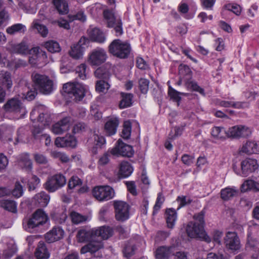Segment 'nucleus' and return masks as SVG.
<instances>
[{
    "mask_svg": "<svg viewBox=\"0 0 259 259\" xmlns=\"http://www.w3.org/2000/svg\"><path fill=\"white\" fill-rule=\"evenodd\" d=\"M63 89L69 97L75 101L81 100L85 96L84 87L78 83L67 82L63 85Z\"/></svg>",
    "mask_w": 259,
    "mask_h": 259,
    "instance_id": "5",
    "label": "nucleus"
},
{
    "mask_svg": "<svg viewBox=\"0 0 259 259\" xmlns=\"http://www.w3.org/2000/svg\"><path fill=\"white\" fill-rule=\"evenodd\" d=\"M131 51L130 45L119 39L113 40L108 47L109 53L120 59L127 58Z\"/></svg>",
    "mask_w": 259,
    "mask_h": 259,
    "instance_id": "3",
    "label": "nucleus"
},
{
    "mask_svg": "<svg viewBox=\"0 0 259 259\" xmlns=\"http://www.w3.org/2000/svg\"><path fill=\"white\" fill-rule=\"evenodd\" d=\"M88 33L89 37L93 41L102 44L106 40L104 33L98 28L89 29Z\"/></svg>",
    "mask_w": 259,
    "mask_h": 259,
    "instance_id": "22",
    "label": "nucleus"
},
{
    "mask_svg": "<svg viewBox=\"0 0 259 259\" xmlns=\"http://www.w3.org/2000/svg\"><path fill=\"white\" fill-rule=\"evenodd\" d=\"M110 153L113 155L131 157L134 154V150L132 146L124 144L120 139H119L117 145L111 149Z\"/></svg>",
    "mask_w": 259,
    "mask_h": 259,
    "instance_id": "12",
    "label": "nucleus"
},
{
    "mask_svg": "<svg viewBox=\"0 0 259 259\" xmlns=\"http://www.w3.org/2000/svg\"><path fill=\"white\" fill-rule=\"evenodd\" d=\"M120 95L121 97V100L119 103L120 109L128 108L133 105L134 98L133 94L121 92Z\"/></svg>",
    "mask_w": 259,
    "mask_h": 259,
    "instance_id": "27",
    "label": "nucleus"
},
{
    "mask_svg": "<svg viewBox=\"0 0 259 259\" xmlns=\"http://www.w3.org/2000/svg\"><path fill=\"white\" fill-rule=\"evenodd\" d=\"M204 213L205 212L202 210L195 214L193 217L195 222H190L188 224L186 232L188 236L191 238H198L207 243H209L211 241V238L204 230Z\"/></svg>",
    "mask_w": 259,
    "mask_h": 259,
    "instance_id": "1",
    "label": "nucleus"
},
{
    "mask_svg": "<svg viewBox=\"0 0 259 259\" xmlns=\"http://www.w3.org/2000/svg\"><path fill=\"white\" fill-rule=\"evenodd\" d=\"M247 247L254 249L255 253L252 254V256L254 259L257 258L259 255V242L251 233L248 235Z\"/></svg>",
    "mask_w": 259,
    "mask_h": 259,
    "instance_id": "26",
    "label": "nucleus"
},
{
    "mask_svg": "<svg viewBox=\"0 0 259 259\" xmlns=\"http://www.w3.org/2000/svg\"><path fill=\"white\" fill-rule=\"evenodd\" d=\"M86 69L87 65L85 64H81L76 68V73L78 74V76L82 79L86 78Z\"/></svg>",
    "mask_w": 259,
    "mask_h": 259,
    "instance_id": "63",
    "label": "nucleus"
},
{
    "mask_svg": "<svg viewBox=\"0 0 259 259\" xmlns=\"http://www.w3.org/2000/svg\"><path fill=\"white\" fill-rule=\"evenodd\" d=\"M118 124L119 120L117 118H111L107 121L105 125V129L109 136L115 134Z\"/></svg>",
    "mask_w": 259,
    "mask_h": 259,
    "instance_id": "32",
    "label": "nucleus"
},
{
    "mask_svg": "<svg viewBox=\"0 0 259 259\" xmlns=\"http://www.w3.org/2000/svg\"><path fill=\"white\" fill-rule=\"evenodd\" d=\"M31 27L33 29H36L38 33L44 37H46L48 34L49 31L47 27L44 25L40 24L38 20H34L33 21Z\"/></svg>",
    "mask_w": 259,
    "mask_h": 259,
    "instance_id": "38",
    "label": "nucleus"
},
{
    "mask_svg": "<svg viewBox=\"0 0 259 259\" xmlns=\"http://www.w3.org/2000/svg\"><path fill=\"white\" fill-rule=\"evenodd\" d=\"M251 134L250 130L244 125L233 126L227 130V137L239 138L247 137Z\"/></svg>",
    "mask_w": 259,
    "mask_h": 259,
    "instance_id": "14",
    "label": "nucleus"
},
{
    "mask_svg": "<svg viewBox=\"0 0 259 259\" xmlns=\"http://www.w3.org/2000/svg\"><path fill=\"white\" fill-rule=\"evenodd\" d=\"M115 219L118 221L124 222L129 218V205L122 201H115L113 203Z\"/></svg>",
    "mask_w": 259,
    "mask_h": 259,
    "instance_id": "9",
    "label": "nucleus"
},
{
    "mask_svg": "<svg viewBox=\"0 0 259 259\" xmlns=\"http://www.w3.org/2000/svg\"><path fill=\"white\" fill-rule=\"evenodd\" d=\"M227 130L223 127L221 126H214L213 127L211 132L212 136L214 138L224 139L226 137H227Z\"/></svg>",
    "mask_w": 259,
    "mask_h": 259,
    "instance_id": "37",
    "label": "nucleus"
},
{
    "mask_svg": "<svg viewBox=\"0 0 259 259\" xmlns=\"http://www.w3.org/2000/svg\"><path fill=\"white\" fill-rule=\"evenodd\" d=\"M92 138L94 140V144L97 148H101L105 143L104 137L97 134L94 133Z\"/></svg>",
    "mask_w": 259,
    "mask_h": 259,
    "instance_id": "53",
    "label": "nucleus"
},
{
    "mask_svg": "<svg viewBox=\"0 0 259 259\" xmlns=\"http://www.w3.org/2000/svg\"><path fill=\"white\" fill-rule=\"evenodd\" d=\"M34 158L35 161L39 164H46L47 163L48 160L45 156L42 154L35 153L34 154Z\"/></svg>",
    "mask_w": 259,
    "mask_h": 259,
    "instance_id": "64",
    "label": "nucleus"
},
{
    "mask_svg": "<svg viewBox=\"0 0 259 259\" xmlns=\"http://www.w3.org/2000/svg\"><path fill=\"white\" fill-rule=\"evenodd\" d=\"M133 169L130 163L127 161H123L120 164L118 175L119 178H125L130 176Z\"/></svg>",
    "mask_w": 259,
    "mask_h": 259,
    "instance_id": "29",
    "label": "nucleus"
},
{
    "mask_svg": "<svg viewBox=\"0 0 259 259\" xmlns=\"http://www.w3.org/2000/svg\"><path fill=\"white\" fill-rule=\"evenodd\" d=\"M25 31V26L20 23L13 25L7 28L6 30L7 32L11 35L14 34L18 32L24 33Z\"/></svg>",
    "mask_w": 259,
    "mask_h": 259,
    "instance_id": "42",
    "label": "nucleus"
},
{
    "mask_svg": "<svg viewBox=\"0 0 259 259\" xmlns=\"http://www.w3.org/2000/svg\"><path fill=\"white\" fill-rule=\"evenodd\" d=\"M164 201V197L162 196L161 193H159L156 199L155 204L153 207V214L157 213V211L160 209Z\"/></svg>",
    "mask_w": 259,
    "mask_h": 259,
    "instance_id": "56",
    "label": "nucleus"
},
{
    "mask_svg": "<svg viewBox=\"0 0 259 259\" xmlns=\"http://www.w3.org/2000/svg\"><path fill=\"white\" fill-rule=\"evenodd\" d=\"M64 235L63 229L59 226H55L46 234L45 239L48 243H51L61 239Z\"/></svg>",
    "mask_w": 259,
    "mask_h": 259,
    "instance_id": "17",
    "label": "nucleus"
},
{
    "mask_svg": "<svg viewBox=\"0 0 259 259\" xmlns=\"http://www.w3.org/2000/svg\"><path fill=\"white\" fill-rule=\"evenodd\" d=\"M23 193L22 186L21 185L19 182H16L15 184V188L11 191V194L16 197L19 198L21 197Z\"/></svg>",
    "mask_w": 259,
    "mask_h": 259,
    "instance_id": "57",
    "label": "nucleus"
},
{
    "mask_svg": "<svg viewBox=\"0 0 259 259\" xmlns=\"http://www.w3.org/2000/svg\"><path fill=\"white\" fill-rule=\"evenodd\" d=\"M33 199L35 203L38 204L40 207H45L49 202L50 197L45 192H41L36 194Z\"/></svg>",
    "mask_w": 259,
    "mask_h": 259,
    "instance_id": "33",
    "label": "nucleus"
},
{
    "mask_svg": "<svg viewBox=\"0 0 259 259\" xmlns=\"http://www.w3.org/2000/svg\"><path fill=\"white\" fill-rule=\"evenodd\" d=\"M241 152L247 154L259 153V142L248 141L242 145Z\"/></svg>",
    "mask_w": 259,
    "mask_h": 259,
    "instance_id": "24",
    "label": "nucleus"
},
{
    "mask_svg": "<svg viewBox=\"0 0 259 259\" xmlns=\"http://www.w3.org/2000/svg\"><path fill=\"white\" fill-rule=\"evenodd\" d=\"M17 249L14 245L9 246L3 252V256L5 258H10L16 252Z\"/></svg>",
    "mask_w": 259,
    "mask_h": 259,
    "instance_id": "59",
    "label": "nucleus"
},
{
    "mask_svg": "<svg viewBox=\"0 0 259 259\" xmlns=\"http://www.w3.org/2000/svg\"><path fill=\"white\" fill-rule=\"evenodd\" d=\"M221 197L224 201H228L238 194V190L235 187H226L221 191Z\"/></svg>",
    "mask_w": 259,
    "mask_h": 259,
    "instance_id": "30",
    "label": "nucleus"
},
{
    "mask_svg": "<svg viewBox=\"0 0 259 259\" xmlns=\"http://www.w3.org/2000/svg\"><path fill=\"white\" fill-rule=\"evenodd\" d=\"M225 243L229 249L237 250L240 248V241L235 232H229L225 238Z\"/></svg>",
    "mask_w": 259,
    "mask_h": 259,
    "instance_id": "18",
    "label": "nucleus"
},
{
    "mask_svg": "<svg viewBox=\"0 0 259 259\" xmlns=\"http://www.w3.org/2000/svg\"><path fill=\"white\" fill-rule=\"evenodd\" d=\"M19 166L27 172H31L32 169V162L27 153L19 155L18 159Z\"/></svg>",
    "mask_w": 259,
    "mask_h": 259,
    "instance_id": "25",
    "label": "nucleus"
},
{
    "mask_svg": "<svg viewBox=\"0 0 259 259\" xmlns=\"http://www.w3.org/2000/svg\"><path fill=\"white\" fill-rule=\"evenodd\" d=\"M49 220L47 213L41 209H37L27 220L25 229L28 232H33L39 226L46 224Z\"/></svg>",
    "mask_w": 259,
    "mask_h": 259,
    "instance_id": "4",
    "label": "nucleus"
},
{
    "mask_svg": "<svg viewBox=\"0 0 259 259\" xmlns=\"http://www.w3.org/2000/svg\"><path fill=\"white\" fill-rule=\"evenodd\" d=\"M175 249L173 245L160 246L156 249L155 256L156 259H169L175 255Z\"/></svg>",
    "mask_w": 259,
    "mask_h": 259,
    "instance_id": "16",
    "label": "nucleus"
},
{
    "mask_svg": "<svg viewBox=\"0 0 259 259\" xmlns=\"http://www.w3.org/2000/svg\"><path fill=\"white\" fill-rule=\"evenodd\" d=\"M149 80L147 79L141 78L139 80V88L142 94H147L149 85Z\"/></svg>",
    "mask_w": 259,
    "mask_h": 259,
    "instance_id": "51",
    "label": "nucleus"
},
{
    "mask_svg": "<svg viewBox=\"0 0 259 259\" xmlns=\"http://www.w3.org/2000/svg\"><path fill=\"white\" fill-rule=\"evenodd\" d=\"M165 217L167 226L169 228H174L177 219V213L174 208H168L166 210Z\"/></svg>",
    "mask_w": 259,
    "mask_h": 259,
    "instance_id": "31",
    "label": "nucleus"
},
{
    "mask_svg": "<svg viewBox=\"0 0 259 259\" xmlns=\"http://www.w3.org/2000/svg\"><path fill=\"white\" fill-rule=\"evenodd\" d=\"M84 50L80 47L74 45L71 47L69 54L74 59H79L82 57Z\"/></svg>",
    "mask_w": 259,
    "mask_h": 259,
    "instance_id": "44",
    "label": "nucleus"
},
{
    "mask_svg": "<svg viewBox=\"0 0 259 259\" xmlns=\"http://www.w3.org/2000/svg\"><path fill=\"white\" fill-rule=\"evenodd\" d=\"M53 4L60 14L65 15L68 13V5L65 0H53Z\"/></svg>",
    "mask_w": 259,
    "mask_h": 259,
    "instance_id": "34",
    "label": "nucleus"
},
{
    "mask_svg": "<svg viewBox=\"0 0 259 259\" xmlns=\"http://www.w3.org/2000/svg\"><path fill=\"white\" fill-rule=\"evenodd\" d=\"M70 117H65L56 123L52 126V132L57 135L62 134L67 131L69 127Z\"/></svg>",
    "mask_w": 259,
    "mask_h": 259,
    "instance_id": "20",
    "label": "nucleus"
},
{
    "mask_svg": "<svg viewBox=\"0 0 259 259\" xmlns=\"http://www.w3.org/2000/svg\"><path fill=\"white\" fill-rule=\"evenodd\" d=\"M40 182L39 179L35 175H33L28 182V188L29 190H34Z\"/></svg>",
    "mask_w": 259,
    "mask_h": 259,
    "instance_id": "61",
    "label": "nucleus"
},
{
    "mask_svg": "<svg viewBox=\"0 0 259 259\" xmlns=\"http://www.w3.org/2000/svg\"><path fill=\"white\" fill-rule=\"evenodd\" d=\"M38 120L41 123V126H45L50 124L52 119L49 114L42 113L39 114Z\"/></svg>",
    "mask_w": 259,
    "mask_h": 259,
    "instance_id": "52",
    "label": "nucleus"
},
{
    "mask_svg": "<svg viewBox=\"0 0 259 259\" xmlns=\"http://www.w3.org/2000/svg\"><path fill=\"white\" fill-rule=\"evenodd\" d=\"M249 190L259 192V183L251 180L245 181L241 185V191L245 192Z\"/></svg>",
    "mask_w": 259,
    "mask_h": 259,
    "instance_id": "36",
    "label": "nucleus"
},
{
    "mask_svg": "<svg viewBox=\"0 0 259 259\" xmlns=\"http://www.w3.org/2000/svg\"><path fill=\"white\" fill-rule=\"evenodd\" d=\"M241 175L243 177H247L258 168V164L256 159L246 158L241 162Z\"/></svg>",
    "mask_w": 259,
    "mask_h": 259,
    "instance_id": "15",
    "label": "nucleus"
},
{
    "mask_svg": "<svg viewBox=\"0 0 259 259\" xmlns=\"http://www.w3.org/2000/svg\"><path fill=\"white\" fill-rule=\"evenodd\" d=\"M107 58V54L104 49L97 48L89 53L88 61L91 66H98L104 63Z\"/></svg>",
    "mask_w": 259,
    "mask_h": 259,
    "instance_id": "10",
    "label": "nucleus"
},
{
    "mask_svg": "<svg viewBox=\"0 0 259 259\" xmlns=\"http://www.w3.org/2000/svg\"><path fill=\"white\" fill-rule=\"evenodd\" d=\"M110 88L109 83L104 80H98L96 82V90L99 92H105Z\"/></svg>",
    "mask_w": 259,
    "mask_h": 259,
    "instance_id": "49",
    "label": "nucleus"
},
{
    "mask_svg": "<svg viewBox=\"0 0 259 259\" xmlns=\"http://www.w3.org/2000/svg\"><path fill=\"white\" fill-rule=\"evenodd\" d=\"M55 144L58 147L74 148L77 141L75 137L72 136L58 137L55 140Z\"/></svg>",
    "mask_w": 259,
    "mask_h": 259,
    "instance_id": "19",
    "label": "nucleus"
},
{
    "mask_svg": "<svg viewBox=\"0 0 259 259\" xmlns=\"http://www.w3.org/2000/svg\"><path fill=\"white\" fill-rule=\"evenodd\" d=\"M94 229L95 239L100 237L102 239L106 240L111 237L113 234V229L109 226H103Z\"/></svg>",
    "mask_w": 259,
    "mask_h": 259,
    "instance_id": "21",
    "label": "nucleus"
},
{
    "mask_svg": "<svg viewBox=\"0 0 259 259\" xmlns=\"http://www.w3.org/2000/svg\"><path fill=\"white\" fill-rule=\"evenodd\" d=\"M131 134V125L129 121H125L124 123L122 131V137L125 139H128Z\"/></svg>",
    "mask_w": 259,
    "mask_h": 259,
    "instance_id": "55",
    "label": "nucleus"
},
{
    "mask_svg": "<svg viewBox=\"0 0 259 259\" xmlns=\"http://www.w3.org/2000/svg\"><path fill=\"white\" fill-rule=\"evenodd\" d=\"M4 110L10 113H21L22 115L26 113L25 108L21 100L17 98H12L8 100L3 106Z\"/></svg>",
    "mask_w": 259,
    "mask_h": 259,
    "instance_id": "11",
    "label": "nucleus"
},
{
    "mask_svg": "<svg viewBox=\"0 0 259 259\" xmlns=\"http://www.w3.org/2000/svg\"><path fill=\"white\" fill-rule=\"evenodd\" d=\"M103 243L101 240H92L90 243L81 248L80 253L84 254L87 252H90L92 256L95 257H100L102 254L99 250L103 247Z\"/></svg>",
    "mask_w": 259,
    "mask_h": 259,
    "instance_id": "13",
    "label": "nucleus"
},
{
    "mask_svg": "<svg viewBox=\"0 0 259 259\" xmlns=\"http://www.w3.org/2000/svg\"><path fill=\"white\" fill-rule=\"evenodd\" d=\"M94 74L96 77L105 80L108 79L110 76L109 72L103 67L97 68L95 71Z\"/></svg>",
    "mask_w": 259,
    "mask_h": 259,
    "instance_id": "48",
    "label": "nucleus"
},
{
    "mask_svg": "<svg viewBox=\"0 0 259 259\" xmlns=\"http://www.w3.org/2000/svg\"><path fill=\"white\" fill-rule=\"evenodd\" d=\"M82 184V181L77 176H73L70 179L68 182V187L69 189H73L75 187L80 186Z\"/></svg>",
    "mask_w": 259,
    "mask_h": 259,
    "instance_id": "58",
    "label": "nucleus"
},
{
    "mask_svg": "<svg viewBox=\"0 0 259 259\" xmlns=\"http://www.w3.org/2000/svg\"><path fill=\"white\" fill-rule=\"evenodd\" d=\"M10 89L12 86V81L10 73L8 72H5L0 75V85Z\"/></svg>",
    "mask_w": 259,
    "mask_h": 259,
    "instance_id": "39",
    "label": "nucleus"
},
{
    "mask_svg": "<svg viewBox=\"0 0 259 259\" xmlns=\"http://www.w3.org/2000/svg\"><path fill=\"white\" fill-rule=\"evenodd\" d=\"M0 206L4 209L15 213L17 212V204L14 200L3 199L0 201Z\"/></svg>",
    "mask_w": 259,
    "mask_h": 259,
    "instance_id": "35",
    "label": "nucleus"
},
{
    "mask_svg": "<svg viewBox=\"0 0 259 259\" xmlns=\"http://www.w3.org/2000/svg\"><path fill=\"white\" fill-rule=\"evenodd\" d=\"M185 85L188 90L197 92L203 96L205 95L204 90L195 81L188 80L185 82Z\"/></svg>",
    "mask_w": 259,
    "mask_h": 259,
    "instance_id": "41",
    "label": "nucleus"
},
{
    "mask_svg": "<svg viewBox=\"0 0 259 259\" xmlns=\"http://www.w3.org/2000/svg\"><path fill=\"white\" fill-rule=\"evenodd\" d=\"M45 47L52 53H58L61 49L59 43L54 40H50L45 43Z\"/></svg>",
    "mask_w": 259,
    "mask_h": 259,
    "instance_id": "40",
    "label": "nucleus"
},
{
    "mask_svg": "<svg viewBox=\"0 0 259 259\" xmlns=\"http://www.w3.org/2000/svg\"><path fill=\"white\" fill-rule=\"evenodd\" d=\"M14 51L18 54L26 55L28 54L29 49L25 42H22L13 47Z\"/></svg>",
    "mask_w": 259,
    "mask_h": 259,
    "instance_id": "47",
    "label": "nucleus"
},
{
    "mask_svg": "<svg viewBox=\"0 0 259 259\" xmlns=\"http://www.w3.org/2000/svg\"><path fill=\"white\" fill-rule=\"evenodd\" d=\"M226 10L232 12L238 16L241 14V8L239 5L236 4H228L224 6L222 12V15L225 13Z\"/></svg>",
    "mask_w": 259,
    "mask_h": 259,
    "instance_id": "43",
    "label": "nucleus"
},
{
    "mask_svg": "<svg viewBox=\"0 0 259 259\" xmlns=\"http://www.w3.org/2000/svg\"><path fill=\"white\" fill-rule=\"evenodd\" d=\"M103 16L106 20L107 26L114 28L116 35L119 36L123 33L122 23L120 17L115 15L113 10H105Z\"/></svg>",
    "mask_w": 259,
    "mask_h": 259,
    "instance_id": "6",
    "label": "nucleus"
},
{
    "mask_svg": "<svg viewBox=\"0 0 259 259\" xmlns=\"http://www.w3.org/2000/svg\"><path fill=\"white\" fill-rule=\"evenodd\" d=\"M31 78L35 87L41 93L49 95L53 92V82L47 76L34 72L31 74Z\"/></svg>",
    "mask_w": 259,
    "mask_h": 259,
    "instance_id": "2",
    "label": "nucleus"
},
{
    "mask_svg": "<svg viewBox=\"0 0 259 259\" xmlns=\"http://www.w3.org/2000/svg\"><path fill=\"white\" fill-rule=\"evenodd\" d=\"M94 197L99 202L108 201L115 195L114 190L108 185L98 186L92 190Z\"/></svg>",
    "mask_w": 259,
    "mask_h": 259,
    "instance_id": "7",
    "label": "nucleus"
},
{
    "mask_svg": "<svg viewBox=\"0 0 259 259\" xmlns=\"http://www.w3.org/2000/svg\"><path fill=\"white\" fill-rule=\"evenodd\" d=\"M177 200L179 203V206L178 209L190 204L192 201V200L191 198L184 196H179L177 198Z\"/></svg>",
    "mask_w": 259,
    "mask_h": 259,
    "instance_id": "60",
    "label": "nucleus"
},
{
    "mask_svg": "<svg viewBox=\"0 0 259 259\" xmlns=\"http://www.w3.org/2000/svg\"><path fill=\"white\" fill-rule=\"evenodd\" d=\"M35 256L37 259H48L50 253L44 242L40 241L35 251Z\"/></svg>",
    "mask_w": 259,
    "mask_h": 259,
    "instance_id": "28",
    "label": "nucleus"
},
{
    "mask_svg": "<svg viewBox=\"0 0 259 259\" xmlns=\"http://www.w3.org/2000/svg\"><path fill=\"white\" fill-rule=\"evenodd\" d=\"M65 177L62 174H56L48 179L44 184L45 188L50 192H54L66 184Z\"/></svg>",
    "mask_w": 259,
    "mask_h": 259,
    "instance_id": "8",
    "label": "nucleus"
},
{
    "mask_svg": "<svg viewBox=\"0 0 259 259\" xmlns=\"http://www.w3.org/2000/svg\"><path fill=\"white\" fill-rule=\"evenodd\" d=\"M179 72L181 76H188V80L191 77L192 71L188 66L186 65H180L179 67Z\"/></svg>",
    "mask_w": 259,
    "mask_h": 259,
    "instance_id": "54",
    "label": "nucleus"
},
{
    "mask_svg": "<svg viewBox=\"0 0 259 259\" xmlns=\"http://www.w3.org/2000/svg\"><path fill=\"white\" fill-rule=\"evenodd\" d=\"M87 128V125L83 122H78L76 123L73 128L74 134L82 133L84 132Z\"/></svg>",
    "mask_w": 259,
    "mask_h": 259,
    "instance_id": "62",
    "label": "nucleus"
},
{
    "mask_svg": "<svg viewBox=\"0 0 259 259\" xmlns=\"http://www.w3.org/2000/svg\"><path fill=\"white\" fill-rule=\"evenodd\" d=\"M136 247L135 245L131 242H127L125 244L123 249L124 256L126 258H130L134 254Z\"/></svg>",
    "mask_w": 259,
    "mask_h": 259,
    "instance_id": "45",
    "label": "nucleus"
},
{
    "mask_svg": "<svg viewBox=\"0 0 259 259\" xmlns=\"http://www.w3.org/2000/svg\"><path fill=\"white\" fill-rule=\"evenodd\" d=\"M70 217L72 222L75 224H78L87 220V218L85 216L82 215L75 211H73L71 213Z\"/></svg>",
    "mask_w": 259,
    "mask_h": 259,
    "instance_id": "50",
    "label": "nucleus"
},
{
    "mask_svg": "<svg viewBox=\"0 0 259 259\" xmlns=\"http://www.w3.org/2000/svg\"><path fill=\"white\" fill-rule=\"evenodd\" d=\"M168 94L171 99L178 103L181 100V97L180 96L181 95H187V94L178 92L176 90L172 88L171 87L168 88Z\"/></svg>",
    "mask_w": 259,
    "mask_h": 259,
    "instance_id": "46",
    "label": "nucleus"
},
{
    "mask_svg": "<svg viewBox=\"0 0 259 259\" xmlns=\"http://www.w3.org/2000/svg\"><path fill=\"white\" fill-rule=\"evenodd\" d=\"M76 237L79 242H90L96 239L94 229L87 230L84 229L79 230L77 234Z\"/></svg>",
    "mask_w": 259,
    "mask_h": 259,
    "instance_id": "23",
    "label": "nucleus"
}]
</instances>
